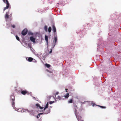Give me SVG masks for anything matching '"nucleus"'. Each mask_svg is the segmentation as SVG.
<instances>
[{
	"mask_svg": "<svg viewBox=\"0 0 121 121\" xmlns=\"http://www.w3.org/2000/svg\"><path fill=\"white\" fill-rule=\"evenodd\" d=\"M22 108H19L18 109V111L19 112H22Z\"/></svg>",
	"mask_w": 121,
	"mask_h": 121,
	"instance_id": "nucleus-21",
	"label": "nucleus"
},
{
	"mask_svg": "<svg viewBox=\"0 0 121 121\" xmlns=\"http://www.w3.org/2000/svg\"><path fill=\"white\" fill-rule=\"evenodd\" d=\"M45 40L46 42L48 44V36L46 35H45Z\"/></svg>",
	"mask_w": 121,
	"mask_h": 121,
	"instance_id": "nucleus-13",
	"label": "nucleus"
},
{
	"mask_svg": "<svg viewBox=\"0 0 121 121\" xmlns=\"http://www.w3.org/2000/svg\"><path fill=\"white\" fill-rule=\"evenodd\" d=\"M73 99H70L68 101V103H72L73 102Z\"/></svg>",
	"mask_w": 121,
	"mask_h": 121,
	"instance_id": "nucleus-17",
	"label": "nucleus"
},
{
	"mask_svg": "<svg viewBox=\"0 0 121 121\" xmlns=\"http://www.w3.org/2000/svg\"><path fill=\"white\" fill-rule=\"evenodd\" d=\"M11 26L13 28H14L15 27V26L14 25H12Z\"/></svg>",
	"mask_w": 121,
	"mask_h": 121,
	"instance_id": "nucleus-27",
	"label": "nucleus"
},
{
	"mask_svg": "<svg viewBox=\"0 0 121 121\" xmlns=\"http://www.w3.org/2000/svg\"><path fill=\"white\" fill-rule=\"evenodd\" d=\"M75 114L77 118L78 121V119L80 117L79 116L78 113L77 112V110H76V111H75Z\"/></svg>",
	"mask_w": 121,
	"mask_h": 121,
	"instance_id": "nucleus-8",
	"label": "nucleus"
},
{
	"mask_svg": "<svg viewBox=\"0 0 121 121\" xmlns=\"http://www.w3.org/2000/svg\"><path fill=\"white\" fill-rule=\"evenodd\" d=\"M3 2L6 4V6L5 7L4 9V11H5L6 9H8L9 6V4L8 0H3Z\"/></svg>",
	"mask_w": 121,
	"mask_h": 121,
	"instance_id": "nucleus-3",
	"label": "nucleus"
},
{
	"mask_svg": "<svg viewBox=\"0 0 121 121\" xmlns=\"http://www.w3.org/2000/svg\"><path fill=\"white\" fill-rule=\"evenodd\" d=\"M95 105V104L94 103H93L92 104V106H94Z\"/></svg>",
	"mask_w": 121,
	"mask_h": 121,
	"instance_id": "nucleus-30",
	"label": "nucleus"
},
{
	"mask_svg": "<svg viewBox=\"0 0 121 121\" xmlns=\"http://www.w3.org/2000/svg\"><path fill=\"white\" fill-rule=\"evenodd\" d=\"M43 113H40L38 115V116L39 117H40V115H42L43 114Z\"/></svg>",
	"mask_w": 121,
	"mask_h": 121,
	"instance_id": "nucleus-24",
	"label": "nucleus"
},
{
	"mask_svg": "<svg viewBox=\"0 0 121 121\" xmlns=\"http://www.w3.org/2000/svg\"><path fill=\"white\" fill-rule=\"evenodd\" d=\"M26 59L27 61L29 62L32 61L33 60V58L31 57H27L26 58Z\"/></svg>",
	"mask_w": 121,
	"mask_h": 121,
	"instance_id": "nucleus-6",
	"label": "nucleus"
},
{
	"mask_svg": "<svg viewBox=\"0 0 121 121\" xmlns=\"http://www.w3.org/2000/svg\"><path fill=\"white\" fill-rule=\"evenodd\" d=\"M57 99H58L59 100H60L61 99V98L60 97V96H58V97L56 98Z\"/></svg>",
	"mask_w": 121,
	"mask_h": 121,
	"instance_id": "nucleus-23",
	"label": "nucleus"
},
{
	"mask_svg": "<svg viewBox=\"0 0 121 121\" xmlns=\"http://www.w3.org/2000/svg\"><path fill=\"white\" fill-rule=\"evenodd\" d=\"M28 32V30L26 29H25L23 30L22 31V34L23 35H26Z\"/></svg>",
	"mask_w": 121,
	"mask_h": 121,
	"instance_id": "nucleus-4",
	"label": "nucleus"
},
{
	"mask_svg": "<svg viewBox=\"0 0 121 121\" xmlns=\"http://www.w3.org/2000/svg\"><path fill=\"white\" fill-rule=\"evenodd\" d=\"M11 101L12 103V106L14 108L15 106L14 100L15 99V97L13 95H11L10 96Z\"/></svg>",
	"mask_w": 121,
	"mask_h": 121,
	"instance_id": "nucleus-1",
	"label": "nucleus"
},
{
	"mask_svg": "<svg viewBox=\"0 0 121 121\" xmlns=\"http://www.w3.org/2000/svg\"><path fill=\"white\" fill-rule=\"evenodd\" d=\"M36 117L37 118H39V117L38 116V115H37V117Z\"/></svg>",
	"mask_w": 121,
	"mask_h": 121,
	"instance_id": "nucleus-31",
	"label": "nucleus"
},
{
	"mask_svg": "<svg viewBox=\"0 0 121 121\" xmlns=\"http://www.w3.org/2000/svg\"><path fill=\"white\" fill-rule=\"evenodd\" d=\"M73 106L74 108L75 109V111H76V110H77V109H78V108L77 105H76V104L74 103H73Z\"/></svg>",
	"mask_w": 121,
	"mask_h": 121,
	"instance_id": "nucleus-12",
	"label": "nucleus"
},
{
	"mask_svg": "<svg viewBox=\"0 0 121 121\" xmlns=\"http://www.w3.org/2000/svg\"><path fill=\"white\" fill-rule=\"evenodd\" d=\"M52 52V50H51V51H50V53H51V52Z\"/></svg>",
	"mask_w": 121,
	"mask_h": 121,
	"instance_id": "nucleus-33",
	"label": "nucleus"
},
{
	"mask_svg": "<svg viewBox=\"0 0 121 121\" xmlns=\"http://www.w3.org/2000/svg\"><path fill=\"white\" fill-rule=\"evenodd\" d=\"M59 93V92H56V93L55 95V97L56 98V95H57Z\"/></svg>",
	"mask_w": 121,
	"mask_h": 121,
	"instance_id": "nucleus-25",
	"label": "nucleus"
},
{
	"mask_svg": "<svg viewBox=\"0 0 121 121\" xmlns=\"http://www.w3.org/2000/svg\"><path fill=\"white\" fill-rule=\"evenodd\" d=\"M54 103V101H50V104H52V103Z\"/></svg>",
	"mask_w": 121,
	"mask_h": 121,
	"instance_id": "nucleus-26",
	"label": "nucleus"
},
{
	"mask_svg": "<svg viewBox=\"0 0 121 121\" xmlns=\"http://www.w3.org/2000/svg\"><path fill=\"white\" fill-rule=\"evenodd\" d=\"M30 39L31 41L32 42L34 43H35V39L33 37L31 36L30 38Z\"/></svg>",
	"mask_w": 121,
	"mask_h": 121,
	"instance_id": "nucleus-7",
	"label": "nucleus"
},
{
	"mask_svg": "<svg viewBox=\"0 0 121 121\" xmlns=\"http://www.w3.org/2000/svg\"><path fill=\"white\" fill-rule=\"evenodd\" d=\"M57 36H55L54 37V40L53 42V44L54 45V46L56 44V42L57 40Z\"/></svg>",
	"mask_w": 121,
	"mask_h": 121,
	"instance_id": "nucleus-5",
	"label": "nucleus"
},
{
	"mask_svg": "<svg viewBox=\"0 0 121 121\" xmlns=\"http://www.w3.org/2000/svg\"><path fill=\"white\" fill-rule=\"evenodd\" d=\"M9 12H8L6 13L5 17V19H8L9 18Z\"/></svg>",
	"mask_w": 121,
	"mask_h": 121,
	"instance_id": "nucleus-9",
	"label": "nucleus"
},
{
	"mask_svg": "<svg viewBox=\"0 0 121 121\" xmlns=\"http://www.w3.org/2000/svg\"><path fill=\"white\" fill-rule=\"evenodd\" d=\"M52 30L54 32H56V30L55 26L53 25L52 26Z\"/></svg>",
	"mask_w": 121,
	"mask_h": 121,
	"instance_id": "nucleus-10",
	"label": "nucleus"
},
{
	"mask_svg": "<svg viewBox=\"0 0 121 121\" xmlns=\"http://www.w3.org/2000/svg\"><path fill=\"white\" fill-rule=\"evenodd\" d=\"M21 93L23 95H25L27 93V91H21Z\"/></svg>",
	"mask_w": 121,
	"mask_h": 121,
	"instance_id": "nucleus-11",
	"label": "nucleus"
},
{
	"mask_svg": "<svg viewBox=\"0 0 121 121\" xmlns=\"http://www.w3.org/2000/svg\"><path fill=\"white\" fill-rule=\"evenodd\" d=\"M66 90V92H67V90L68 89H65Z\"/></svg>",
	"mask_w": 121,
	"mask_h": 121,
	"instance_id": "nucleus-32",
	"label": "nucleus"
},
{
	"mask_svg": "<svg viewBox=\"0 0 121 121\" xmlns=\"http://www.w3.org/2000/svg\"><path fill=\"white\" fill-rule=\"evenodd\" d=\"M46 66L48 68H49L51 66V65H50L48 64H46Z\"/></svg>",
	"mask_w": 121,
	"mask_h": 121,
	"instance_id": "nucleus-19",
	"label": "nucleus"
},
{
	"mask_svg": "<svg viewBox=\"0 0 121 121\" xmlns=\"http://www.w3.org/2000/svg\"><path fill=\"white\" fill-rule=\"evenodd\" d=\"M97 106H98L100 107L101 108H106V107L105 106H100L99 105H97Z\"/></svg>",
	"mask_w": 121,
	"mask_h": 121,
	"instance_id": "nucleus-18",
	"label": "nucleus"
},
{
	"mask_svg": "<svg viewBox=\"0 0 121 121\" xmlns=\"http://www.w3.org/2000/svg\"><path fill=\"white\" fill-rule=\"evenodd\" d=\"M36 105L37 107H39L40 105L39 104H36Z\"/></svg>",
	"mask_w": 121,
	"mask_h": 121,
	"instance_id": "nucleus-22",
	"label": "nucleus"
},
{
	"mask_svg": "<svg viewBox=\"0 0 121 121\" xmlns=\"http://www.w3.org/2000/svg\"><path fill=\"white\" fill-rule=\"evenodd\" d=\"M52 30V28L51 27H48V31L49 33H50Z\"/></svg>",
	"mask_w": 121,
	"mask_h": 121,
	"instance_id": "nucleus-16",
	"label": "nucleus"
},
{
	"mask_svg": "<svg viewBox=\"0 0 121 121\" xmlns=\"http://www.w3.org/2000/svg\"><path fill=\"white\" fill-rule=\"evenodd\" d=\"M33 61V62H37L36 60L35 59H34V61Z\"/></svg>",
	"mask_w": 121,
	"mask_h": 121,
	"instance_id": "nucleus-29",
	"label": "nucleus"
},
{
	"mask_svg": "<svg viewBox=\"0 0 121 121\" xmlns=\"http://www.w3.org/2000/svg\"><path fill=\"white\" fill-rule=\"evenodd\" d=\"M16 37L17 39V40H18V41L20 40V39H19V37H18L17 35L16 36Z\"/></svg>",
	"mask_w": 121,
	"mask_h": 121,
	"instance_id": "nucleus-20",
	"label": "nucleus"
},
{
	"mask_svg": "<svg viewBox=\"0 0 121 121\" xmlns=\"http://www.w3.org/2000/svg\"><path fill=\"white\" fill-rule=\"evenodd\" d=\"M39 108L40 109H43V107H41L40 106L39 107Z\"/></svg>",
	"mask_w": 121,
	"mask_h": 121,
	"instance_id": "nucleus-28",
	"label": "nucleus"
},
{
	"mask_svg": "<svg viewBox=\"0 0 121 121\" xmlns=\"http://www.w3.org/2000/svg\"><path fill=\"white\" fill-rule=\"evenodd\" d=\"M48 107V103L47 102L43 109V111H43V112L44 114H47L50 112V110L49 109L47 110L46 111H45V109Z\"/></svg>",
	"mask_w": 121,
	"mask_h": 121,
	"instance_id": "nucleus-2",
	"label": "nucleus"
},
{
	"mask_svg": "<svg viewBox=\"0 0 121 121\" xmlns=\"http://www.w3.org/2000/svg\"><path fill=\"white\" fill-rule=\"evenodd\" d=\"M69 96V94L67 93L66 95H65L64 96L65 98H68Z\"/></svg>",
	"mask_w": 121,
	"mask_h": 121,
	"instance_id": "nucleus-15",
	"label": "nucleus"
},
{
	"mask_svg": "<svg viewBox=\"0 0 121 121\" xmlns=\"http://www.w3.org/2000/svg\"><path fill=\"white\" fill-rule=\"evenodd\" d=\"M44 29L45 31L46 32H47L48 31V27L46 25L45 26H44Z\"/></svg>",
	"mask_w": 121,
	"mask_h": 121,
	"instance_id": "nucleus-14",
	"label": "nucleus"
}]
</instances>
